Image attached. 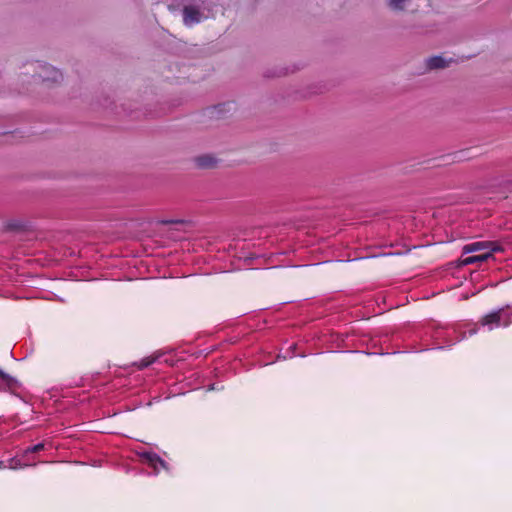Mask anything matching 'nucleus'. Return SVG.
Wrapping results in <instances>:
<instances>
[{"mask_svg": "<svg viewBox=\"0 0 512 512\" xmlns=\"http://www.w3.org/2000/svg\"><path fill=\"white\" fill-rule=\"evenodd\" d=\"M480 323L488 326L490 330L494 327H507L512 323V307L506 306L485 315Z\"/></svg>", "mask_w": 512, "mask_h": 512, "instance_id": "nucleus-1", "label": "nucleus"}, {"mask_svg": "<svg viewBox=\"0 0 512 512\" xmlns=\"http://www.w3.org/2000/svg\"><path fill=\"white\" fill-rule=\"evenodd\" d=\"M482 250H490V252H499L502 251V247L496 242L478 241L465 245L463 247V254L473 253Z\"/></svg>", "mask_w": 512, "mask_h": 512, "instance_id": "nucleus-2", "label": "nucleus"}, {"mask_svg": "<svg viewBox=\"0 0 512 512\" xmlns=\"http://www.w3.org/2000/svg\"><path fill=\"white\" fill-rule=\"evenodd\" d=\"M203 14L199 7L194 5H187L183 8V22L186 26L201 22Z\"/></svg>", "mask_w": 512, "mask_h": 512, "instance_id": "nucleus-3", "label": "nucleus"}, {"mask_svg": "<svg viewBox=\"0 0 512 512\" xmlns=\"http://www.w3.org/2000/svg\"><path fill=\"white\" fill-rule=\"evenodd\" d=\"M140 458L143 463L153 467L156 472H158L159 467L167 468L166 462L154 452H142L140 453Z\"/></svg>", "mask_w": 512, "mask_h": 512, "instance_id": "nucleus-4", "label": "nucleus"}, {"mask_svg": "<svg viewBox=\"0 0 512 512\" xmlns=\"http://www.w3.org/2000/svg\"><path fill=\"white\" fill-rule=\"evenodd\" d=\"M44 73H40L39 77L44 81H51V82H58L62 79V73L50 66H44L43 67Z\"/></svg>", "mask_w": 512, "mask_h": 512, "instance_id": "nucleus-5", "label": "nucleus"}, {"mask_svg": "<svg viewBox=\"0 0 512 512\" xmlns=\"http://www.w3.org/2000/svg\"><path fill=\"white\" fill-rule=\"evenodd\" d=\"M449 62L441 56H433L426 60V67L429 70L443 69L448 66Z\"/></svg>", "mask_w": 512, "mask_h": 512, "instance_id": "nucleus-6", "label": "nucleus"}, {"mask_svg": "<svg viewBox=\"0 0 512 512\" xmlns=\"http://www.w3.org/2000/svg\"><path fill=\"white\" fill-rule=\"evenodd\" d=\"M215 163V159L210 155H202L196 158V164L200 168H211Z\"/></svg>", "mask_w": 512, "mask_h": 512, "instance_id": "nucleus-7", "label": "nucleus"}, {"mask_svg": "<svg viewBox=\"0 0 512 512\" xmlns=\"http://www.w3.org/2000/svg\"><path fill=\"white\" fill-rule=\"evenodd\" d=\"M0 378L4 381L6 386L9 389H15L18 387V381L10 376L9 374L5 373L3 370L0 369Z\"/></svg>", "mask_w": 512, "mask_h": 512, "instance_id": "nucleus-8", "label": "nucleus"}, {"mask_svg": "<svg viewBox=\"0 0 512 512\" xmlns=\"http://www.w3.org/2000/svg\"><path fill=\"white\" fill-rule=\"evenodd\" d=\"M407 0H388V6L394 11H403Z\"/></svg>", "mask_w": 512, "mask_h": 512, "instance_id": "nucleus-9", "label": "nucleus"}, {"mask_svg": "<svg viewBox=\"0 0 512 512\" xmlns=\"http://www.w3.org/2000/svg\"><path fill=\"white\" fill-rule=\"evenodd\" d=\"M45 447L44 443H38L34 446H31V447H28L27 449H25V454H29V453H37L41 450H43Z\"/></svg>", "mask_w": 512, "mask_h": 512, "instance_id": "nucleus-10", "label": "nucleus"}, {"mask_svg": "<svg viewBox=\"0 0 512 512\" xmlns=\"http://www.w3.org/2000/svg\"><path fill=\"white\" fill-rule=\"evenodd\" d=\"M494 252H490V250H487V252L481 254V255H476V258H478V262H484L486 261L488 258H490L492 256Z\"/></svg>", "mask_w": 512, "mask_h": 512, "instance_id": "nucleus-11", "label": "nucleus"}, {"mask_svg": "<svg viewBox=\"0 0 512 512\" xmlns=\"http://www.w3.org/2000/svg\"><path fill=\"white\" fill-rule=\"evenodd\" d=\"M477 262H478V258H476V256H469L462 261V263L464 265H470V264H474Z\"/></svg>", "mask_w": 512, "mask_h": 512, "instance_id": "nucleus-12", "label": "nucleus"}, {"mask_svg": "<svg viewBox=\"0 0 512 512\" xmlns=\"http://www.w3.org/2000/svg\"><path fill=\"white\" fill-rule=\"evenodd\" d=\"M176 222H177V221H175V223H176ZM166 223H174V221H173V220H170V221H167Z\"/></svg>", "mask_w": 512, "mask_h": 512, "instance_id": "nucleus-13", "label": "nucleus"}]
</instances>
